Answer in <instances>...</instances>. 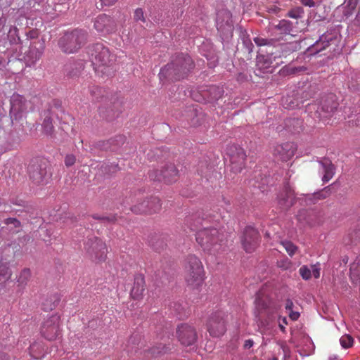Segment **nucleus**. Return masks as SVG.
<instances>
[{
	"mask_svg": "<svg viewBox=\"0 0 360 360\" xmlns=\"http://www.w3.org/2000/svg\"><path fill=\"white\" fill-rule=\"evenodd\" d=\"M210 217L203 211L186 215L184 224L191 231H196L195 240L204 251L215 254L220 250L221 242L219 231L216 228L208 226Z\"/></svg>",
	"mask_w": 360,
	"mask_h": 360,
	"instance_id": "nucleus-1",
	"label": "nucleus"
},
{
	"mask_svg": "<svg viewBox=\"0 0 360 360\" xmlns=\"http://www.w3.org/2000/svg\"><path fill=\"white\" fill-rule=\"evenodd\" d=\"M194 68V62L188 54L175 53L171 57L170 61L160 69V79L167 82L184 79Z\"/></svg>",
	"mask_w": 360,
	"mask_h": 360,
	"instance_id": "nucleus-2",
	"label": "nucleus"
},
{
	"mask_svg": "<svg viewBox=\"0 0 360 360\" xmlns=\"http://www.w3.org/2000/svg\"><path fill=\"white\" fill-rule=\"evenodd\" d=\"M87 53L94 66L95 72L101 77H108L114 75L115 68L113 65L115 57L102 43L91 44L87 48Z\"/></svg>",
	"mask_w": 360,
	"mask_h": 360,
	"instance_id": "nucleus-3",
	"label": "nucleus"
},
{
	"mask_svg": "<svg viewBox=\"0 0 360 360\" xmlns=\"http://www.w3.org/2000/svg\"><path fill=\"white\" fill-rule=\"evenodd\" d=\"M89 91L93 101L103 102V104L99 107V115L103 118L110 122L118 116L121 112V102L115 96L111 95L109 97V93L105 89L98 86H90Z\"/></svg>",
	"mask_w": 360,
	"mask_h": 360,
	"instance_id": "nucleus-4",
	"label": "nucleus"
},
{
	"mask_svg": "<svg viewBox=\"0 0 360 360\" xmlns=\"http://www.w3.org/2000/svg\"><path fill=\"white\" fill-rule=\"evenodd\" d=\"M89 37V32L84 29L69 30L59 38L58 45L65 53H76L87 43Z\"/></svg>",
	"mask_w": 360,
	"mask_h": 360,
	"instance_id": "nucleus-5",
	"label": "nucleus"
},
{
	"mask_svg": "<svg viewBox=\"0 0 360 360\" xmlns=\"http://www.w3.org/2000/svg\"><path fill=\"white\" fill-rule=\"evenodd\" d=\"M65 117L66 115L62 106V102L59 100H53L41 114V127L44 133L53 139L55 137L53 131L56 120H63Z\"/></svg>",
	"mask_w": 360,
	"mask_h": 360,
	"instance_id": "nucleus-6",
	"label": "nucleus"
},
{
	"mask_svg": "<svg viewBox=\"0 0 360 360\" xmlns=\"http://www.w3.org/2000/svg\"><path fill=\"white\" fill-rule=\"evenodd\" d=\"M255 316L257 321L264 325L271 320L274 313L277 310L276 303L263 290H259L256 295Z\"/></svg>",
	"mask_w": 360,
	"mask_h": 360,
	"instance_id": "nucleus-7",
	"label": "nucleus"
},
{
	"mask_svg": "<svg viewBox=\"0 0 360 360\" xmlns=\"http://www.w3.org/2000/svg\"><path fill=\"white\" fill-rule=\"evenodd\" d=\"M186 281L193 290H198L203 283L204 269L201 261L194 255L186 259Z\"/></svg>",
	"mask_w": 360,
	"mask_h": 360,
	"instance_id": "nucleus-8",
	"label": "nucleus"
},
{
	"mask_svg": "<svg viewBox=\"0 0 360 360\" xmlns=\"http://www.w3.org/2000/svg\"><path fill=\"white\" fill-rule=\"evenodd\" d=\"M27 169L30 179L36 184H47L52 176L51 165L49 161L44 158L32 159Z\"/></svg>",
	"mask_w": 360,
	"mask_h": 360,
	"instance_id": "nucleus-9",
	"label": "nucleus"
},
{
	"mask_svg": "<svg viewBox=\"0 0 360 360\" xmlns=\"http://www.w3.org/2000/svg\"><path fill=\"white\" fill-rule=\"evenodd\" d=\"M149 178L153 181H163L165 184L175 182L179 176V170L172 163H167L161 169L151 170L148 173Z\"/></svg>",
	"mask_w": 360,
	"mask_h": 360,
	"instance_id": "nucleus-10",
	"label": "nucleus"
},
{
	"mask_svg": "<svg viewBox=\"0 0 360 360\" xmlns=\"http://www.w3.org/2000/svg\"><path fill=\"white\" fill-rule=\"evenodd\" d=\"M226 154L229 158L231 170L235 173L241 172L246 159L243 148L238 145L233 144L227 147Z\"/></svg>",
	"mask_w": 360,
	"mask_h": 360,
	"instance_id": "nucleus-11",
	"label": "nucleus"
},
{
	"mask_svg": "<svg viewBox=\"0 0 360 360\" xmlns=\"http://www.w3.org/2000/svg\"><path fill=\"white\" fill-rule=\"evenodd\" d=\"M225 314L221 311L213 313L210 317L207 326L210 335L212 337L223 335L226 330Z\"/></svg>",
	"mask_w": 360,
	"mask_h": 360,
	"instance_id": "nucleus-12",
	"label": "nucleus"
},
{
	"mask_svg": "<svg viewBox=\"0 0 360 360\" xmlns=\"http://www.w3.org/2000/svg\"><path fill=\"white\" fill-rule=\"evenodd\" d=\"M84 248L86 252L98 262H103L106 258L107 248L105 244L97 237L88 238L84 243Z\"/></svg>",
	"mask_w": 360,
	"mask_h": 360,
	"instance_id": "nucleus-13",
	"label": "nucleus"
},
{
	"mask_svg": "<svg viewBox=\"0 0 360 360\" xmlns=\"http://www.w3.org/2000/svg\"><path fill=\"white\" fill-rule=\"evenodd\" d=\"M176 335L178 340L184 346L193 345L198 339L195 328L188 323H181L177 326Z\"/></svg>",
	"mask_w": 360,
	"mask_h": 360,
	"instance_id": "nucleus-14",
	"label": "nucleus"
},
{
	"mask_svg": "<svg viewBox=\"0 0 360 360\" xmlns=\"http://www.w3.org/2000/svg\"><path fill=\"white\" fill-rule=\"evenodd\" d=\"M154 280L158 286L168 285L172 278V269L167 262H157L154 266Z\"/></svg>",
	"mask_w": 360,
	"mask_h": 360,
	"instance_id": "nucleus-15",
	"label": "nucleus"
},
{
	"mask_svg": "<svg viewBox=\"0 0 360 360\" xmlns=\"http://www.w3.org/2000/svg\"><path fill=\"white\" fill-rule=\"evenodd\" d=\"M60 316L53 314L41 327V334L48 340H53L60 335Z\"/></svg>",
	"mask_w": 360,
	"mask_h": 360,
	"instance_id": "nucleus-16",
	"label": "nucleus"
},
{
	"mask_svg": "<svg viewBox=\"0 0 360 360\" xmlns=\"http://www.w3.org/2000/svg\"><path fill=\"white\" fill-rule=\"evenodd\" d=\"M161 208L160 200L158 197L152 196L149 199L143 200L141 202L130 207L131 212L137 214H152L158 212Z\"/></svg>",
	"mask_w": 360,
	"mask_h": 360,
	"instance_id": "nucleus-17",
	"label": "nucleus"
},
{
	"mask_svg": "<svg viewBox=\"0 0 360 360\" xmlns=\"http://www.w3.org/2000/svg\"><path fill=\"white\" fill-rule=\"evenodd\" d=\"M94 27L98 33L106 35L117 30V23L110 15L101 14L94 19Z\"/></svg>",
	"mask_w": 360,
	"mask_h": 360,
	"instance_id": "nucleus-18",
	"label": "nucleus"
},
{
	"mask_svg": "<svg viewBox=\"0 0 360 360\" xmlns=\"http://www.w3.org/2000/svg\"><path fill=\"white\" fill-rule=\"evenodd\" d=\"M243 249L246 252H252L259 244V234L257 229L247 226L243 231L241 238Z\"/></svg>",
	"mask_w": 360,
	"mask_h": 360,
	"instance_id": "nucleus-19",
	"label": "nucleus"
},
{
	"mask_svg": "<svg viewBox=\"0 0 360 360\" xmlns=\"http://www.w3.org/2000/svg\"><path fill=\"white\" fill-rule=\"evenodd\" d=\"M10 102V115L12 123H13L14 120L17 121L22 117L23 112L27 110V104L25 97L17 94H14L11 96Z\"/></svg>",
	"mask_w": 360,
	"mask_h": 360,
	"instance_id": "nucleus-20",
	"label": "nucleus"
},
{
	"mask_svg": "<svg viewBox=\"0 0 360 360\" xmlns=\"http://www.w3.org/2000/svg\"><path fill=\"white\" fill-rule=\"evenodd\" d=\"M295 191L287 182L283 191L278 195V204L280 208L283 211L288 210L296 201Z\"/></svg>",
	"mask_w": 360,
	"mask_h": 360,
	"instance_id": "nucleus-21",
	"label": "nucleus"
},
{
	"mask_svg": "<svg viewBox=\"0 0 360 360\" xmlns=\"http://www.w3.org/2000/svg\"><path fill=\"white\" fill-rule=\"evenodd\" d=\"M341 41L340 30L335 27H330L328 30L319 37V42L322 43L328 48L334 46L333 51H336L338 44Z\"/></svg>",
	"mask_w": 360,
	"mask_h": 360,
	"instance_id": "nucleus-22",
	"label": "nucleus"
},
{
	"mask_svg": "<svg viewBox=\"0 0 360 360\" xmlns=\"http://www.w3.org/2000/svg\"><path fill=\"white\" fill-rule=\"evenodd\" d=\"M125 139L124 136L117 135L108 140L96 141L94 143V146L103 151H115L124 143Z\"/></svg>",
	"mask_w": 360,
	"mask_h": 360,
	"instance_id": "nucleus-23",
	"label": "nucleus"
},
{
	"mask_svg": "<svg viewBox=\"0 0 360 360\" xmlns=\"http://www.w3.org/2000/svg\"><path fill=\"white\" fill-rule=\"evenodd\" d=\"M174 349V346L166 342L157 343L155 345L143 350V356L151 359L167 354Z\"/></svg>",
	"mask_w": 360,
	"mask_h": 360,
	"instance_id": "nucleus-24",
	"label": "nucleus"
},
{
	"mask_svg": "<svg viewBox=\"0 0 360 360\" xmlns=\"http://www.w3.org/2000/svg\"><path fill=\"white\" fill-rule=\"evenodd\" d=\"M84 68V61L81 59H72L69 60L64 68L65 76L70 79L79 77Z\"/></svg>",
	"mask_w": 360,
	"mask_h": 360,
	"instance_id": "nucleus-25",
	"label": "nucleus"
},
{
	"mask_svg": "<svg viewBox=\"0 0 360 360\" xmlns=\"http://www.w3.org/2000/svg\"><path fill=\"white\" fill-rule=\"evenodd\" d=\"M295 147L293 143H285L276 146L274 149V155L283 162L289 160L294 155Z\"/></svg>",
	"mask_w": 360,
	"mask_h": 360,
	"instance_id": "nucleus-26",
	"label": "nucleus"
},
{
	"mask_svg": "<svg viewBox=\"0 0 360 360\" xmlns=\"http://www.w3.org/2000/svg\"><path fill=\"white\" fill-rule=\"evenodd\" d=\"M44 40L39 39L30 44L29 50L26 53V58L28 63L34 64L38 60L44 50Z\"/></svg>",
	"mask_w": 360,
	"mask_h": 360,
	"instance_id": "nucleus-27",
	"label": "nucleus"
},
{
	"mask_svg": "<svg viewBox=\"0 0 360 360\" xmlns=\"http://www.w3.org/2000/svg\"><path fill=\"white\" fill-rule=\"evenodd\" d=\"M200 93L203 100L211 102L219 99L224 94L222 87L216 85L201 87Z\"/></svg>",
	"mask_w": 360,
	"mask_h": 360,
	"instance_id": "nucleus-28",
	"label": "nucleus"
},
{
	"mask_svg": "<svg viewBox=\"0 0 360 360\" xmlns=\"http://www.w3.org/2000/svg\"><path fill=\"white\" fill-rule=\"evenodd\" d=\"M13 129L8 134L6 143H4V150H9L11 148L19 145L24 135V130L21 125L17 126L13 123Z\"/></svg>",
	"mask_w": 360,
	"mask_h": 360,
	"instance_id": "nucleus-29",
	"label": "nucleus"
},
{
	"mask_svg": "<svg viewBox=\"0 0 360 360\" xmlns=\"http://www.w3.org/2000/svg\"><path fill=\"white\" fill-rule=\"evenodd\" d=\"M338 106L336 96L329 94L321 97L318 109L326 113L333 112Z\"/></svg>",
	"mask_w": 360,
	"mask_h": 360,
	"instance_id": "nucleus-30",
	"label": "nucleus"
},
{
	"mask_svg": "<svg viewBox=\"0 0 360 360\" xmlns=\"http://www.w3.org/2000/svg\"><path fill=\"white\" fill-rule=\"evenodd\" d=\"M146 290L144 276L142 274H137L134 277V282L131 290V297L134 300H140L143 296Z\"/></svg>",
	"mask_w": 360,
	"mask_h": 360,
	"instance_id": "nucleus-31",
	"label": "nucleus"
},
{
	"mask_svg": "<svg viewBox=\"0 0 360 360\" xmlns=\"http://www.w3.org/2000/svg\"><path fill=\"white\" fill-rule=\"evenodd\" d=\"M319 162L321 165L323 172L322 181L324 183H326L334 176L335 167L331 160L326 158L320 160Z\"/></svg>",
	"mask_w": 360,
	"mask_h": 360,
	"instance_id": "nucleus-32",
	"label": "nucleus"
},
{
	"mask_svg": "<svg viewBox=\"0 0 360 360\" xmlns=\"http://www.w3.org/2000/svg\"><path fill=\"white\" fill-rule=\"evenodd\" d=\"M217 30L219 33L222 44H228L233 37L234 30L233 25H217Z\"/></svg>",
	"mask_w": 360,
	"mask_h": 360,
	"instance_id": "nucleus-33",
	"label": "nucleus"
},
{
	"mask_svg": "<svg viewBox=\"0 0 360 360\" xmlns=\"http://www.w3.org/2000/svg\"><path fill=\"white\" fill-rule=\"evenodd\" d=\"M307 70V68L305 66H295L292 63H290L283 66L279 70V75L282 77L291 76L299 75Z\"/></svg>",
	"mask_w": 360,
	"mask_h": 360,
	"instance_id": "nucleus-34",
	"label": "nucleus"
},
{
	"mask_svg": "<svg viewBox=\"0 0 360 360\" xmlns=\"http://www.w3.org/2000/svg\"><path fill=\"white\" fill-rule=\"evenodd\" d=\"M148 244L156 252H160L166 246L165 239L162 235L152 234L148 238Z\"/></svg>",
	"mask_w": 360,
	"mask_h": 360,
	"instance_id": "nucleus-35",
	"label": "nucleus"
},
{
	"mask_svg": "<svg viewBox=\"0 0 360 360\" xmlns=\"http://www.w3.org/2000/svg\"><path fill=\"white\" fill-rule=\"evenodd\" d=\"M330 190V187L327 186L321 191L306 195L304 198L306 205L315 204L318 200L326 198L329 195Z\"/></svg>",
	"mask_w": 360,
	"mask_h": 360,
	"instance_id": "nucleus-36",
	"label": "nucleus"
},
{
	"mask_svg": "<svg viewBox=\"0 0 360 360\" xmlns=\"http://www.w3.org/2000/svg\"><path fill=\"white\" fill-rule=\"evenodd\" d=\"M282 105L284 108L292 110L296 108H300L301 104L298 96H297L295 92H292L291 95L288 94L283 98Z\"/></svg>",
	"mask_w": 360,
	"mask_h": 360,
	"instance_id": "nucleus-37",
	"label": "nucleus"
},
{
	"mask_svg": "<svg viewBox=\"0 0 360 360\" xmlns=\"http://www.w3.org/2000/svg\"><path fill=\"white\" fill-rule=\"evenodd\" d=\"M316 85H309L304 89L297 91L296 94L297 96L300 98V104H302L305 101L311 98L316 93Z\"/></svg>",
	"mask_w": 360,
	"mask_h": 360,
	"instance_id": "nucleus-38",
	"label": "nucleus"
},
{
	"mask_svg": "<svg viewBox=\"0 0 360 360\" xmlns=\"http://www.w3.org/2000/svg\"><path fill=\"white\" fill-rule=\"evenodd\" d=\"M276 56L274 57V59L275 60ZM273 63V56L272 54L270 55H263L259 54L257 57V66L260 70H266L268 69L271 66V64Z\"/></svg>",
	"mask_w": 360,
	"mask_h": 360,
	"instance_id": "nucleus-39",
	"label": "nucleus"
},
{
	"mask_svg": "<svg viewBox=\"0 0 360 360\" xmlns=\"http://www.w3.org/2000/svg\"><path fill=\"white\" fill-rule=\"evenodd\" d=\"M233 25L232 20V13L225 9L218 12L217 17V25Z\"/></svg>",
	"mask_w": 360,
	"mask_h": 360,
	"instance_id": "nucleus-40",
	"label": "nucleus"
},
{
	"mask_svg": "<svg viewBox=\"0 0 360 360\" xmlns=\"http://www.w3.org/2000/svg\"><path fill=\"white\" fill-rule=\"evenodd\" d=\"M350 279L354 284L360 281V259H356L350 266Z\"/></svg>",
	"mask_w": 360,
	"mask_h": 360,
	"instance_id": "nucleus-41",
	"label": "nucleus"
},
{
	"mask_svg": "<svg viewBox=\"0 0 360 360\" xmlns=\"http://www.w3.org/2000/svg\"><path fill=\"white\" fill-rule=\"evenodd\" d=\"M274 28L279 30L282 34H289L292 31L295 25L293 22L288 20H281L278 24L274 25Z\"/></svg>",
	"mask_w": 360,
	"mask_h": 360,
	"instance_id": "nucleus-42",
	"label": "nucleus"
},
{
	"mask_svg": "<svg viewBox=\"0 0 360 360\" xmlns=\"http://www.w3.org/2000/svg\"><path fill=\"white\" fill-rule=\"evenodd\" d=\"M91 217L93 219L100 221L105 225L115 224L117 221V214H109L105 215L94 214Z\"/></svg>",
	"mask_w": 360,
	"mask_h": 360,
	"instance_id": "nucleus-43",
	"label": "nucleus"
},
{
	"mask_svg": "<svg viewBox=\"0 0 360 360\" xmlns=\"http://www.w3.org/2000/svg\"><path fill=\"white\" fill-rule=\"evenodd\" d=\"M188 116L191 117V124L196 127L201 124L202 115L198 112L197 108H190L188 110Z\"/></svg>",
	"mask_w": 360,
	"mask_h": 360,
	"instance_id": "nucleus-44",
	"label": "nucleus"
},
{
	"mask_svg": "<svg viewBox=\"0 0 360 360\" xmlns=\"http://www.w3.org/2000/svg\"><path fill=\"white\" fill-rule=\"evenodd\" d=\"M254 42L257 46H275L277 40L273 38H264L262 37H256L253 39Z\"/></svg>",
	"mask_w": 360,
	"mask_h": 360,
	"instance_id": "nucleus-45",
	"label": "nucleus"
},
{
	"mask_svg": "<svg viewBox=\"0 0 360 360\" xmlns=\"http://www.w3.org/2000/svg\"><path fill=\"white\" fill-rule=\"evenodd\" d=\"M328 47L319 42V39L316 40L312 45L309 46L306 50L309 56H314L319 52L326 49Z\"/></svg>",
	"mask_w": 360,
	"mask_h": 360,
	"instance_id": "nucleus-46",
	"label": "nucleus"
},
{
	"mask_svg": "<svg viewBox=\"0 0 360 360\" xmlns=\"http://www.w3.org/2000/svg\"><path fill=\"white\" fill-rule=\"evenodd\" d=\"M59 301L57 295H53L43 302L42 308L46 311H51L58 304Z\"/></svg>",
	"mask_w": 360,
	"mask_h": 360,
	"instance_id": "nucleus-47",
	"label": "nucleus"
},
{
	"mask_svg": "<svg viewBox=\"0 0 360 360\" xmlns=\"http://www.w3.org/2000/svg\"><path fill=\"white\" fill-rule=\"evenodd\" d=\"M120 169V168L119 167L118 164L115 162L104 163L101 166V171L108 175H112Z\"/></svg>",
	"mask_w": 360,
	"mask_h": 360,
	"instance_id": "nucleus-48",
	"label": "nucleus"
},
{
	"mask_svg": "<svg viewBox=\"0 0 360 360\" xmlns=\"http://www.w3.org/2000/svg\"><path fill=\"white\" fill-rule=\"evenodd\" d=\"M7 37L11 44H18L21 42L18 35V29L16 27H11L10 28Z\"/></svg>",
	"mask_w": 360,
	"mask_h": 360,
	"instance_id": "nucleus-49",
	"label": "nucleus"
},
{
	"mask_svg": "<svg viewBox=\"0 0 360 360\" xmlns=\"http://www.w3.org/2000/svg\"><path fill=\"white\" fill-rule=\"evenodd\" d=\"M349 238L352 243H356L360 240V218L349 233Z\"/></svg>",
	"mask_w": 360,
	"mask_h": 360,
	"instance_id": "nucleus-50",
	"label": "nucleus"
},
{
	"mask_svg": "<svg viewBox=\"0 0 360 360\" xmlns=\"http://www.w3.org/2000/svg\"><path fill=\"white\" fill-rule=\"evenodd\" d=\"M304 12L302 7H296L288 11L287 16L294 18L296 20L302 18L304 17Z\"/></svg>",
	"mask_w": 360,
	"mask_h": 360,
	"instance_id": "nucleus-51",
	"label": "nucleus"
},
{
	"mask_svg": "<svg viewBox=\"0 0 360 360\" xmlns=\"http://www.w3.org/2000/svg\"><path fill=\"white\" fill-rule=\"evenodd\" d=\"M40 345L38 343H33L30 346V355L34 359H39L41 357V351H39Z\"/></svg>",
	"mask_w": 360,
	"mask_h": 360,
	"instance_id": "nucleus-52",
	"label": "nucleus"
},
{
	"mask_svg": "<svg viewBox=\"0 0 360 360\" xmlns=\"http://www.w3.org/2000/svg\"><path fill=\"white\" fill-rule=\"evenodd\" d=\"M353 338L349 335H345L340 339V345L344 348H349L352 347L353 343Z\"/></svg>",
	"mask_w": 360,
	"mask_h": 360,
	"instance_id": "nucleus-53",
	"label": "nucleus"
},
{
	"mask_svg": "<svg viewBox=\"0 0 360 360\" xmlns=\"http://www.w3.org/2000/svg\"><path fill=\"white\" fill-rule=\"evenodd\" d=\"M287 252L290 256H292L297 250V247L290 241H284L282 243Z\"/></svg>",
	"mask_w": 360,
	"mask_h": 360,
	"instance_id": "nucleus-54",
	"label": "nucleus"
},
{
	"mask_svg": "<svg viewBox=\"0 0 360 360\" xmlns=\"http://www.w3.org/2000/svg\"><path fill=\"white\" fill-rule=\"evenodd\" d=\"M299 271L303 279L309 280L311 278V270L307 266H302L300 267Z\"/></svg>",
	"mask_w": 360,
	"mask_h": 360,
	"instance_id": "nucleus-55",
	"label": "nucleus"
},
{
	"mask_svg": "<svg viewBox=\"0 0 360 360\" xmlns=\"http://www.w3.org/2000/svg\"><path fill=\"white\" fill-rule=\"evenodd\" d=\"M134 19L136 22H139V21H141L143 22H146V18L144 17L143 11L142 8H139L135 10L134 14Z\"/></svg>",
	"mask_w": 360,
	"mask_h": 360,
	"instance_id": "nucleus-56",
	"label": "nucleus"
},
{
	"mask_svg": "<svg viewBox=\"0 0 360 360\" xmlns=\"http://www.w3.org/2000/svg\"><path fill=\"white\" fill-rule=\"evenodd\" d=\"M281 49L283 51L294 52L297 51V44L296 43L285 44H283L281 46Z\"/></svg>",
	"mask_w": 360,
	"mask_h": 360,
	"instance_id": "nucleus-57",
	"label": "nucleus"
},
{
	"mask_svg": "<svg viewBox=\"0 0 360 360\" xmlns=\"http://www.w3.org/2000/svg\"><path fill=\"white\" fill-rule=\"evenodd\" d=\"M243 44L249 53H250L253 51L254 45L252 43L251 40L248 37H243Z\"/></svg>",
	"mask_w": 360,
	"mask_h": 360,
	"instance_id": "nucleus-58",
	"label": "nucleus"
},
{
	"mask_svg": "<svg viewBox=\"0 0 360 360\" xmlns=\"http://www.w3.org/2000/svg\"><path fill=\"white\" fill-rule=\"evenodd\" d=\"M4 224L10 226L12 225L14 228L20 227L21 224L16 218H7L4 220Z\"/></svg>",
	"mask_w": 360,
	"mask_h": 360,
	"instance_id": "nucleus-59",
	"label": "nucleus"
},
{
	"mask_svg": "<svg viewBox=\"0 0 360 360\" xmlns=\"http://www.w3.org/2000/svg\"><path fill=\"white\" fill-rule=\"evenodd\" d=\"M76 160V158L73 155H67L65 158V165L67 167L72 166Z\"/></svg>",
	"mask_w": 360,
	"mask_h": 360,
	"instance_id": "nucleus-60",
	"label": "nucleus"
},
{
	"mask_svg": "<svg viewBox=\"0 0 360 360\" xmlns=\"http://www.w3.org/2000/svg\"><path fill=\"white\" fill-rule=\"evenodd\" d=\"M31 240H32V238L30 235L25 234L22 236L18 238V244L25 245L27 244L28 243H30L31 241Z\"/></svg>",
	"mask_w": 360,
	"mask_h": 360,
	"instance_id": "nucleus-61",
	"label": "nucleus"
},
{
	"mask_svg": "<svg viewBox=\"0 0 360 360\" xmlns=\"http://www.w3.org/2000/svg\"><path fill=\"white\" fill-rule=\"evenodd\" d=\"M7 270L6 266L4 264H0V281H1V278L6 279L8 278Z\"/></svg>",
	"mask_w": 360,
	"mask_h": 360,
	"instance_id": "nucleus-62",
	"label": "nucleus"
},
{
	"mask_svg": "<svg viewBox=\"0 0 360 360\" xmlns=\"http://www.w3.org/2000/svg\"><path fill=\"white\" fill-rule=\"evenodd\" d=\"M287 324H288L287 318L286 317H281V316H280L279 317V324H278V326H279V328L281 329V330L283 333H285V325H287Z\"/></svg>",
	"mask_w": 360,
	"mask_h": 360,
	"instance_id": "nucleus-63",
	"label": "nucleus"
},
{
	"mask_svg": "<svg viewBox=\"0 0 360 360\" xmlns=\"http://www.w3.org/2000/svg\"><path fill=\"white\" fill-rule=\"evenodd\" d=\"M30 276V270L29 269H25L22 271L20 274V278L23 282L25 280H27Z\"/></svg>",
	"mask_w": 360,
	"mask_h": 360,
	"instance_id": "nucleus-64",
	"label": "nucleus"
}]
</instances>
